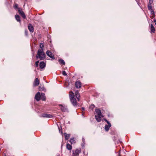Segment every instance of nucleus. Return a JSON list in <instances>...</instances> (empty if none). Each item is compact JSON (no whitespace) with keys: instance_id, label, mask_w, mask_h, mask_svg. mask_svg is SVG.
<instances>
[{"instance_id":"obj_23","label":"nucleus","mask_w":156,"mask_h":156,"mask_svg":"<svg viewBox=\"0 0 156 156\" xmlns=\"http://www.w3.org/2000/svg\"><path fill=\"white\" fill-rule=\"evenodd\" d=\"M38 89L39 90H44V88L43 85L40 86L39 87Z\"/></svg>"},{"instance_id":"obj_6","label":"nucleus","mask_w":156,"mask_h":156,"mask_svg":"<svg viewBox=\"0 0 156 156\" xmlns=\"http://www.w3.org/2000/svg\"><path fill=\"white\" fill-rule=\"evenodd\" d=\"M18 11L19 14L22 16L23 19L26 18V16L22 10V9L21 8H18Z\"/></svg>"},{"instance_id":"obj_25","label":"nucleus","mask_w":156,"mask_h":156,"mask_svg":"<svg viewBox=\"0 0 156 156\" xmlns=\"http://www.w3.org/2000/svg\"><path fill=\"white\" fill-rule=\"evenodd\" d=\"M150 10L151 14L152 15V17H154L155 16V14L154 10L152 9Z\"/></svg>"},{"instance_id":"obj_12","label":"nucleus","mask_w":156,"mask_h":156,"mask_svg":"<svg viewBox=\"0 0 156 156\" xmlns=\"http://www.w3.org/2000/svg\"><path fill=\"white\" fill-rule=\"evenodd\" d=\"M39 84V82L38 79L36 78L35 79L34 81V86H37Z\"/></svg>"},{"instance_id":"obj_29","label":"nucleus","mask_w":156,"mask_h":156,"mask_svg":"<svg viewBox=\"0 0 156 156\" xmlns=\"http://www.w3.org/2000/svg\"><path fill=\"white\" fill-rule=\"evenodd\" d=\"M62 74L64 76H66L67 75V73H66V72L65 71H63Z\"/></svg>"},{"instance_id":"obj_34","label":"nucleus","mask_w":156,"mask_h":156,"mask_svg":"<svg viewBox=\"0 0 156 156\" xmlns=\"http://www.w3.org/2000/svg\"><path fill=\"white\" fill-rule=\"evenodd\" d=\"M82 110H85V108L83 107L82 108Z\"/></svg>"},{"instance_id":"obj_8","label":"nucleus","mask_w":156,"mask_h":156,"mask_svg":"<svg viewBox=\"0 0 156 156\" xmlns=\"http://www.w3.org/2000/svg\"><path fill=\"white\" fill-rule=\"evenodd\" d=\"M46 53L48 56L49 57L51 58H52L53 59H55L52 53L51 52L48 50L46 51Z\"/></svg>"},{"instance_id":"obj_9","label":"nucleus","mask_w":156,"mask_h":156,"mask_svg":"<svg viewBox=\"0 0 156 156\" xmlns=\"http://www.w3.org/2000/svg\"><path fill=\"white\" fill-rule=\"evenodd\" d=\"M95 119L98 122H99L101 121V118L103 117V115H95Z\"/></svg>"},{"instance_id":"obj_18","label":"nucleus","mask_w":156,"mask_h":156,"mask_svg":"<svg viewBox=\"0 0 156 156\" xmlns=\"http://www.w3.org/2000/svg\"><path fill=\"white\" fill-rule=\"evenodd\" d=\"M41 99L43 101H45L46 100V97L45 94L44 93L41 94Z\"/></svg>"},{"instance_id":"obj_13","label":"nucleus","mask_w":156,"mask_h":156,"mask_svg":"<svg viewBox=\"0 0 156 156\" xmlns=\"http://www.w3.org/2000/svg\"><path fill=\"white\" fill-rule=\"evenodd\" d=\"M28 29L29 31L31 32H33L34 31V27L31 24H29L28 26Z\"/></svg>"},{"instance_id":"obj_11","label":"nucleus","mask_w":156,"mask_h":156,"mask_svg":"<svg viewBox=\"0 0 156 156\" xmlns=\"http://www.w3.org/2000/svg\"><path fill=\"white\" fill-rule=\"evenodd\" d=\"M42 116L44 118H51L52 117V115L48 114H44L42 115Z\"/></svg>"},{"instance_id":"obj_14","label":"nucleus","mask_w":156,"mask_h":156,"mask_svg":"<svg viewBox=\"0 0 156 156\" xmlns=\"http://www.w3.org/2000/svg\"><path fill=\"white\" fill-rule=\"evenodd\" d=\"M75 94L78 100L79 101L80 100V95L79 92L78 91H76Z\"/></svg>"},{"instance_id":"obj_7","label":"nucleus","mask_w":156,"mask_h":156,"mask_svg":"<svg viewBox=\"0 0 156 156\" xmlns=\"http://www.w3.org/2000/svg\"><path fill=\"white\" fill-rule=\"evenodd\" d=\"M41 95L40 93L39 92H38L35 95V99L37 101H38L41 99Z\"/></svg>"},{"instance_id":"obj_35","label":"nucleus","mask_w":156,"mask_h":156,"mask_svg":"<svg viewBox=\"0 0 156 156\" xmlns=\"http://www.w3.org/2000/svg\"><path fill=\"white\" fill-rule=\"evenodd\" d=\"M155 24L156 25V22H155Z\"/></svg>"},{"instance_id":"obj_19","label":"nucleus","mask_w":156,"mask_h":156,"mask_svg":"<svg viewBox=\"0 0 156 156\" xmlns=\"http://www.w3.org/2000/svg\"><path fill=\"white\" fill-rule=\"evenodd\" d=\"M67 149L69 150H71L72 148V146L69 144H67L66 145Z\"/></svg>"},{"instance_id":"obj_27","label":"nucleus","mask_w":156,"mask_h":156,"mask_svg":"<svg viewBox=\"0 0 156 156\" xmlns=\"http://www.w3.org/2000/svg\"><path fill=\"white\" fill-rule=\"evenodd\" d=\"M95 108V106L94 105H92L90 106L89 107L90 109H91V110H93L94 108Z\"/></svg>"},{"instance_id":"obj_2","label":"nucleus","mask_w":156,"mask_h":156,"mask_svg":"<svg viewBox=\"0 0 156 156\" xmlns=\"http://www.w3.org/2000/svg\"><path fill=\"white\" fill-rule=\"evenodd\" d=\"M69 95L70 99L72 105L74 106L76 105V101L75 98L73 93L72 91L70 92Z\"/></svg>"},{"instance_id":"obj_15","label":"nucleus","mask_w":156,"mask_h":156,"mask_svg":"<svg viewBox=\"0 0 156 156\" xmlns=\"http://www.w3.org/2000/svg\"><path fill=\"white\" fill-rule=\"evenodd\" d=\"M45 64L44 62H41L40 63V67L41 69H43L45 66Z\"/></svg>"},{"instance_id":"obj_17","label":"nucleus","mask_w":156,"mask_h":156,"mask_svg":"<svg viewBox=\"0 0 156 156\" xmlns=\"http://www.w3.org/2000/svg\"><path fill=\"white\" fill-rule=\"evenodd\" d=\"M64 136H65V139L66 140H68L69 139V137L70 136V134H67L66 133H64Z\"/></svg>"},{"instance_id":"obj_36","label":"nucleus","mask_w":156,"mask_h":156,"mask_svg":"<svg viewBox=\"0 0 156 156\" xmlns=\"http://www.w3.org/2000/svg\"><path fill=\"white\" fill-rule=\"evenodd\" d=\"M25 33L26 34L27 33V32H26V31H25Z\"/></svg>"},{"instance_id":"obj_3","label":"nucleus","mask_w":156,"mask_h":156,"mask_svg":"<svg viewBox=\"0 0 156 156\" xmlns=\"http://www.w3.org/2000/svg\"><path fill=\"white\" fill-rule=\"evenodd\" d=\"M104 120H105L106 122L108 125H106L105 126V131L107 132L108 131L109 129V128L111 126V124L110 123V122L108 121L107 119H104Z\"/></svg>"},{"instance_id":"obj_22","label":"nucleus","mask_w":156,"mask_h":156,"mask_svg":"<svg viewBox=\"0 0 156 156\" xmlns=\"http://www.w3.org/2000/svg\"><path fill=\"white\" fill-rule=\"evenodd\" d=\"M15 18L18 22L20 21V17L18 15L15 16Z\"/></svg>"},{"instance_id":"obj_1","label":"nucleus","mask_w":156,"mask_h":156,"mask_svg":"<svg viewBox=\"0 0 156 156\" xmlns=\"http://www.w3.org/2000/svg\"><path fill=\"white\" fill-rule=\"evenodd\" d=\"M40 47L41 48L38 50L37 53L36 57L37 59H39L40 60H43L45 57V54L43 51L44 45L42 43H41L40 44Z\"/></svg>"},{"instance_id":"obj_32","label":"nucleus","mask_w":156,"mask_h":156,"mask_svg":"<svg viewBox=\"0 0 156 156\" xmlns=\"http://www.w3.org/2000/svg\"><path fill=\"white\" fill-rule=\"evenodd\" d=\"M153 0H149V3L152 4L153 2Z\"/></svg>"},{"instance_id":"obj_24","label":"nucleus","mask_w":156,"mask_h":156,"mask_svg":"<svg viewBox=\"0 0 156 156\" xmlns=\"http://www.w3.org/2000/svg\"><path fill=\"white\" fill-rule=\"evenodd\" d=\"M69 141L71 144H74L76 142L75 140H74V138L71 139Z\"/></svg>"},{"instance_id":"obj_28","label":"nucleus","mask_w":156,"mask_h":156,"mask_svg":"<svg viewBox=\"0 0 156 156\" xmlns=\"http://www.w3.org/2000/svg\"><path fill=\"white\" fill-rule=\"evenodd\" d=\"M82 141L83 143V144H81V146H82V147H83V146H84V144H85L84 143H85V139L84 138H82Z\"/></svg>"},{"instance_id":"obj_4","label":"nucleus","mask_w":156,"mask_h":156,"mask_svg":"<svg viewBox=\"0 0 156 156\" xmlns=\"http://www.w3.org/2000/svg\"><path fill=\"white\" fill-rule=\"evenodd\" d=\"M81 149L80 148L76 149L75 151H73V156H77L80 153Z\"/></svg>"},{"instance_id":"obj_26","label":"nucleus","mask_w":156,"mask_h":156,"mask_svg":"<svg viewBox=\"0 0 156 156\" xmlns=\"http://www.w3.org/2000/svg\"><path fill=\"white\" fill-rule=\"evenodd\" d=\"M152 4L149 3L148 5V7L149 10H150L152 9L151 4Z\"/></svg>"},{"instance_id":"obj_16","label":"nucleus","mask_w":156,"mask_h":156,"mask_svg":"<svg viewBox=\"0 0 156 156\" xmlns=\"http://www.w3.org/2000/svg\"><path fill=\"white\" fill-rule=\"evenodd\" d=\"M95 112L97 114L96 115H102L101 110L99 109H96L95 110Z\"/></svg>"},{"instance_id":"obj_20","label":"nucleus","mask_w":156,"mask_h":156,"mask_svg":"<svg viewBox=\"0 0 156 156\" xmlns=\"http://www.w3.org/2000/svg\"><path fill=\"white\" fill-rule=\"evenodd\" d=\"M151 32L154 33L155 32V30L153 25L152 24H151Z\"/></svg>"},{"instance_id":"obj_30","label":"nucleus","mask_w":156,"mask_h":156,"mask_svg":"<svg viewBox=\"0 0 156 156\" xmlns=\"http://www.w3.org/2000/svg\"><path fill=\"white\" fill-rule=\"evenodd\" d=\"M39 63V61H36L35 62V66L36 67H37L38 66V63Z\"/></svg>"},{"instance_id":"obj_5","label":"nucleus","mask_w":156,"mask_h":156,"mask_svg":"<svg viewBox=\"0 0 156 156\" xmlns=\"http://www.w3.org/2000/svg\"><path fill=\"white\" fill-rule=\"evenodd\" d=\"M60 107V108L61 110L63 112H68V110L67 107L65 105H62L61 104H59V105Z\"/></svg>"},{"instance_id":"obj_37","label":"nucleus","mask_w":156,"mask_h":156,"mask_svg":"<svg viewBox=\"0 0 156 156\" xmlns=\"http://www.w3.org/2000/svg\"><path fill=\"white\" fill-rule=\"evenodd\" d=\"M25 33L26 34L27 33V32H26V31H25Z\"/></svg>"},{"instance_id":"obj_10","label":"nucleus","mask_w":156,"mask_h":156,"mask_svg":"<svg viewBox=\"0 0 156 156\" xmlns=\"http://www.w3.org/2000/svg\"><path fill=\"white\" fill-rule=\"evenodd\" d=\"M75 86L76 88H79L81 87V83L80 80L76 81L75 83Z\"/></svg>"},{"instance_id":"obj_31","label":"nucleus","mask_w":156,"mask_h":156,"mask_svg":"<svg viewBox=\"0 0 156 156\" xmlns=\"http://www.w3.org/2000/svg\"><path fill=\"white\" fill-rule=\"evenodd\" d=\"M17 7H18V5L17 4H15V6H14V8L16 9H17H17L18 8H17Z\"/></svg>"},{"instance_id":"obj_21","label":"nucleus","mask_w":156,"mask_h":156,"mask_svg":"<svg viewBox=\"0 0 156 156\" xmlns=\"http://www.w3.org/2000/svg\"><path fill=\"white\" fill-rule=\"evenodd\" d=\"M60 64L62 65H65V62L62 59H59L58 60Z\"/></svg>"},{"instance_id":"obj_33","label":"nucleus","mask_w":156,"mask_h":156,"mask_svg":"<svg viewBox=\"0 0 156 156\" xmlns=\"http://www.w3.org/2000/svg\"><path fill=\"white\" fill-rule=\"evenodd\" d=\"M153 21L155 23L156 22V20L155 19H154Z\"/></svg>"}]
</instances>
